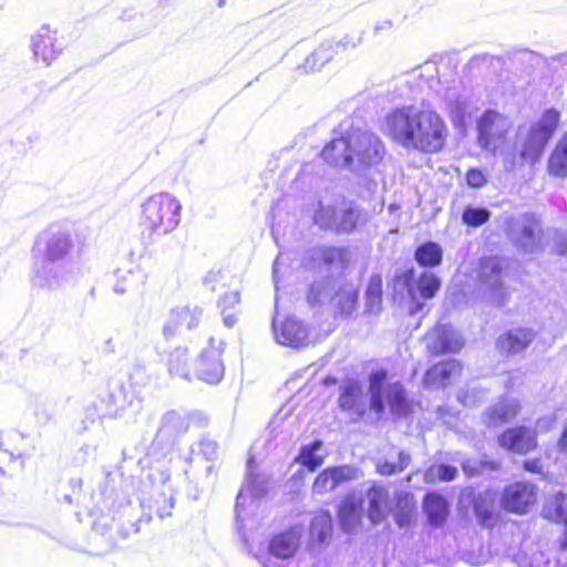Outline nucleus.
<instances>
[{
    "label": "nucleus",
    "instance_id": "obj_14",
    "mask_svg": "<svg viewBox=\"0 0 567 567\" xmlns=\"http://www.w3.org/2000/svg\"><path fill=\"white\" fill-rule=\"evenodd\" d=\"M352 121L346 120L333 131L332 140L323 147L321 157L336 167L350 168Z\"/></svg>",
    "mask_w": 567,
    "mask_h": 567
},
{
    "label": "nucleus",
    "instance_id": "obj_5",
    "mask_svg": "<svg viewBox=\"0 0 567 567\" xmlns=\"http://www.w3.org/2000/svg\"><path fill=\"white\" fill-rule=\"evenodd\" d=\"M182 219V204L174 195L161 192L146 198L141 206V226L150 236L174 231Z\"/></svg>",
    "mask_w": 567,
    "mask_h": 567
},
{
    "label": "nucleus",
    "instance_id": "obj_56",
    "mask_svg": "<svg viewBox=\"0 0 567 567\" xmlns=\"http://www.w3.org/2000/svg\"><path fill=\"white\" fill-rule=\"evenodd\" d=\"M565 59H567V54H564L560 56V60L564 61Z\"/></svg>",
    "mask_w": 567,
    "mask_h": 567
},
{
    "label": "nucleus",
    "instance_id": "obj_40",
    "mask_svg": "<svg viewBox=\"0 0 567 567\" xmlns=\"http://www.w3.org/2000/svg\"><path fill=\"white\" fill-rule=\"evenodd\" d=\"M491 212L484 207L467 206L463 210L462 220L470 227H480L488 221Z\"/></svg>",
    "mask_w": 567,
    "mask_h": 567
},
{
    "label": "nucleus",
    "instance_id": "obj_12",
    "mask_svg": "<svg viewBox=\"0 0 567 567\" xmlns=\"http://www.w3.org/2000/svg\"><path fill=\"white\" fill-rule=\"evenodd\" d=\"M496 442L502 450L516 455L530 454L539 446L537 430L524 424L505 429L497 435Z\"/></svg>",
    "mask_w": 567,
    "mask_h": 567
},
{
    "label": "nucleus",
    "instance_id": "obj_24",
    "mask_svg": "<svg viewBox=\"0 0 567 567\" xmlns=\"http://www.w3.org/2000/svg\"><path fill=\"white\" fill-rule=\"evenodd\" d=\"M300 546V535L296 528H288L271 537L268 545L270 555L279 559H289L295 556Z\"/></svg>",
    "mask_w": 567,
    "mask_h": 567
},
{
    "label": "nucleus",
    "instance_id": "obj_31",
    "mask_svg": "<svg viewBox=\"0 0 567 567\" xmlns=\"http://www.w3.org/2000/svg\"><path fill=\"white\" fill-rule=\"evenodd\" d=\"M195 373L204 382L218 383L224 377V365L218 357H198Z\"/></svg>",
    "mask_w": 567,
    "mask_h": 567
},
{
    "label": "nucleus",
    "instance_id": "obj_6",
    "mask_svg": "<svg viewBox=\"0 0 567 567\" xmlns=\"http://www.w3.org/2000/svg\"><path fill=\"white\" fill-rule=\"evenodd\" d=\"M560 114L555 109L546 110L540 120L529 126H519L515 148L524 162L534 164L542 157L545 147L554 135Z\"/></svg>",
    "mask_w": 567,
    "mask_h": 567
},
{
    "label": "nucleus",
    "instance_id": "obj_47",
    "mask_svg": "<svg viewBox=\"0 0 567 567\" xmlns=\"http://www.w3.org/2000/svg\"><path fill=\"white\" fill-rule=\"evenodd\" d=\"M524 471L533 474H540L543 472V464L539 458H530L523 462Z\"/></svg>",
    "mask_w": 567,
    "mask_h": 567
},
{
    "label": "nucleus",
    "instance_id": "obj_26",
    "mask_svg": "<svg viewBox=\"0 0 567 567\" xmlns=\"http://www.w3.org/2000/svg\"><path fill=\"white\" fill-rule=\"evenodd\" d=\"M350 480L349 472L342 466L324 468L317 475L312 483V491L317 494H326L337 488L341 483Z\"/></svg>",
    "mask_w": 567,
    "mask_h": 567
},
{
    "label": "nucleus",
    "instance_id": "obj_39",
    "mask_svg": "<svg viewBox=\"0 0 567 567\" xmlns=\"http://www.w3.org/2000/svg\"><path fill=\"white\" fill-rule=\"evenodd\" d=\"M114 275L116 277V282L113 289L118 295H123L128 290L136 288L143 278L141 271H135L133 269H117Z\"/></svg>",
    "mask_w": 567,
    "mask_h": 567
},
{
    "label": "nucleus",
    "instance_id": "obj_54",
    "mask_svg": "<svg viewBox=\"0 0 567 567\" xmlns=\"http://www.w3.org/2000/svg\"><path fill=\"white\" fill-rule=\"evenodd\" d=\"M566 250H567V245H565L564 247H561V248L559 249V254H561V255H563V254H565V252H566Z\"/></svg>",
    "mask_w": 567,
    "mask_h": 567
},
{
    "label": "nucleus",
    "instance_id": "obj_46",
    "mask_svg": "<svg viewBox=\"0 0 567 567\" xmlns=\"http://www.w3.org/2000/svg\"><path fill=\"white\" fill-rule=\"evenodd\" d=\"M457 476V468L447 464H440L437 466V478L442 482H451Z\"/></svg>",
    "mask_w": 567,
    "mask_h": 567
},
{
    "label": "nucleus",
    "instance_id": "obj_17",
    "mask_svg": "<svg viewBox=\"0 0 567 567\" xmlns=\"http://www.w3.org/2000/svg\"><path fill=\"white\" fill-rule=\"evenodd\" d=\"M504 260L499 257H488L481 260L480 279L491 292L493 302L497 306L506 303L508 291L503 285Z\"/></svg>",
    "mask_w": 567,
    "mask_h": 567
},
{
    "label": "nucleus",
    "instance_id": "obj_33",
    "mask_svg": "<svg viewBox=\"0 0 567 567\" xmlns=\"http://www.w3.org/2000/svg\"><path fill=\"white\" fill-rule=\"evenodd\" d=\"M415 512L416 506L411 494L402 492L395 495L394 520L399 527H409L413 522Z\"/></svg>",
    "mask_w": 567,
    "mask_h": 567
},
{
    "label": "nucleus",
    "instance_id": "obj_8",
    "mask_svg": "<svg viewBox=\"0 0 567 567\" xmlns=\"http://www.w3.org/2000/svg\"><path fill=\"white\" fill-rule=\"evenodd\" d=\"M327 300L341 316H350L357 309V288L350 284L337 285L330 277L313 282L309 289L308 303L316 307Z\"/></svg>",
    "mask_w": 567,
    "mask_h": 567
},
{
    "label": "nucleus",
    "instance_id": "obj_38",
    "mask_svg": "<svg viewBox=\"0 0 567 567\" xmlns=\"http://www.w3.org/2000/svg\"><path fill=\"white\" fill-rule=\"evenodd\" d=\"M382 303V277L373 274L368 282L365 290V308L370 313H377L381 309Z\"/></svg>",
    "mask_w": 567,
    "mask_h": 567
},
{
    "label": "nucleus",
    "instance_id": "obj_49",
    "mask_svg": "<svg viewBox=\"0 0 567 567\" xmlns=\"http://www.w3.org/2000/svg\"><path fill=\"white\" fill-rule=\"evenodd\" d=\"M221 316H223V322L227 328H233L236 324L237 317L234 312H231V313H228L227 311L221 312Z\"/></svg>",
    "mask_w": 567,
    "mask_h": 567
},
{
    "label": "nucleus",
    "instance_id": "obj_23",
    "mask_svg": "<svg viewBox=\"0 0 567 567\" xmlns=\"http://www.w3.org/2000/svg\"><path fill=\"white\" fill-rule=\"evenodd\" d=\"M362 499L353 494L346 495L337 509L340 528L347 534L353 533L361 525Z\"/></svg>",
    "mask_w": 567,
    "mask_h": 567
},
{
    "label": "nucleus",
    "instance_id": "obj_25",
    "mask_svg": "<svg viewBox=\"0 0 567 567\" xmlns=\"http://www.w3.org/2000/svg\"><path fill=\"white\" fill-rule=\"evenodd\" d=\"M461 372L460 363L454 360H444L432 365L424 374V385L431 388H446L451 380Z\"/></svg>",
    "mask_w": 567,
    "mask_h": 567
},
{
    "label": "nucleus",
    "instance_id": "obj_28",
    "mask_svg": "<svg viewBox=\"0 0 567 567\" xmlns=\"http://www.w3.org/2000/svg\"><path fill=\"white\" fill-rule=\"evenodd\" d=\"M520 413L518 401H501L486 411V422L488 426L497 427L511 423L517 419Z\"/></svg>",
    "mask_w": 567,
    "mask_h": 567
},
{
    "label": "nucleus",
    "instance_id": "obj_37",
    "mask_svg": "<svg viewBox=\"0 0 567 567\" xmlns=\"http://www.w3.org/2000/svg\"><path fill=\"white\" fill-rule=\"evenodd\" d=\"M322 442L319 440L301 446L298 456L295 458V462L301 464L309 472H315L323 464V457L316 455V452L320 450Z\"/></svg>",
    "mask_w": 567,
    "mask_h": 567
},
{
    "label": "nucleus",
    "instance_id": "obj_15",
    "mask_svg": "<svg viewBox=\"0 0 567 567\" xmlns=\"http://www.w3.org/2000/svg\"><path fill=\"white\" fill-rule=\"evenodd\" d=\"M30 48L37 61L51 65L63 53L64 45L58 38V31L49 24H42L32 35Z\"/></svg>",
    "mask_w": 567,
    "mask_h": 567
},
{
    "label": "nucleus",
    "instance_id": "obj_27",
    "mask_svg": "<svg viewBox=\"0 0 567 567\" xmlns=\"http://www.w3.org/2000/svg\"><path fill=\"white\" fill-rule=\"evenodd\" d=\"M423 511L431 525L442 526L449 516V503L440 493L429 492L423 498Z\"/></svg>",
    "mask_w": 567,
    "mask_h": 567
},
{
    "label": "nucleus",
    "instance_id": "obj_3",
    "mask_svg": "<svg viewBox=\"0 0 567 567\" xmlns=\"http://www.w3.org/2000/svg\"><path fill=\"white\" fill-rule=\"evenodd\" d=\"M74 240L70 231L50 227L38 239L40 260L35 262L32 282L43 289H56L69 280L70 258Z\"/></svg>",
    "mask_w": 567,
    "mask_h": 567
},
{
    "label": "nucleus",
    "instance_id": "obj_43",
    "mask_svg": "<svg viewBox=\"0 0 567 567\" xmlns=\"http://www.w3.org/2000/svg\"><path fill=\"white\" fill-rule=\"evenodd\" d=\"M240 302L239 291H230L226 292L218 301V307L221 309V312H226L229 309H233Z\"/></svg>",
    "mask_w": 567,
    "mask_h": 567
},
{
    "label": "nucleus",
    "instance_id": "obj_45",
    "mask_svg": "<svg viewBox=\"0 0 567 567\" xmlns=\"http://www.w3.org/2000/svg\"><path fill=\"white\" fill-rule=\"evenodd\" d=\"M466 182L470 187L480 188L486 184L487 179L482 171L472 168L466 174Z\"/></svg>",
    "mask_w": 567,
    "mask_h": 567
},
{
    "label": "nucleus",
    "instance_id": "obj_35",
    "mask_svg": "<svg viewBox=\"0 0 567 567\" xmlns=\"http://www.w3.org/2000/svg\"><path fill=\"white\" fill-rule=\"evenodd\" d=\"M443 251L439 244L426 241L420 245L414 252L415 261L426 268H433L442 262Z\"/></svg>",
    "mask_w": 567,
    "mask_h": 567
},
{
    "label": "nucleus",
    "instance_id": "obj_32",
    "mask_svg": "<svg viewBox=\"0 0 567 567\" xmlns=\"http://www.w3.org/2000/svg\"><path fill=\"white\" fill-rule=\"evenodd\" d=\"M338 50L334 48V40H326L307 56L302 68L306 72L319 71L326 63L332 60Z\"/></svg>",
    "mask_w": 567,
    "mask_h": 567
},
{
    "label": "nucleus",
    "instance_id": "obj_30",
    "mask_svg": "<svg viewBox=\"0 0 567 567\" xmlns=\"http://www.w3.org/2000/svg\"><path fill=\"white\" fill-rule=\"evenodd\" d=\"M369 498L368 517L372 524H379L385 519V507L389 502V493L382 486L373 485L367 492Z\"/></svg>",
    "mask_w": 567,
    "mask_h": 567
},
{
    "label": "nucleus",
    "instance_id": "obj_42",
    "mask_svg": "<svg viewBox=\"0 0 567 567\" xmlns=\"http://www.w3.org/2000/svg\"><path fill=\"white\" fill-rule=\"evenodd\" d=\"M363 41V33L346 34L340 40L334 41V48L338 50H348L358 48Z\"/></svg>",
    "mask_w": 567,
    "mask_h": 567
},
{
    "label": "nucleus",
    "instance_id": "obj_13",
    "mask_svg": "<svg viewBox=\"0 0 567 567\" xmlns=\"http://www.w3.org/2000/svg\"><path fill=\"white\" fill-rule=\"evenodd\" d=\"M537 486L528 481L514 482L505 486L501 504L504 509L515 514H526L537 503Z\"/></svg>",
    "mask_w": 567,
    "mask_h": 567
},
{
    "label": "nucleus",
    "instance_id": "obj_7",
    "mask_svg": "<svg viewBox=\"0 0 567 567\" xmlns=\"http://www.w3.org/2000/svg\"><path fill=\"white\" fill-rule=\"evenodd\" d=\"M350 145L349 169L361 176H370L373 171H377L385 155L383 142L373 132L352 125Z\"/></svg>",
    "mask_w": 567,
    "mask_h": 567
},
{
    "label": "nucleus",
    "instance_id": "obj_16",
    "mask_svg": "<svg viewBox=\"0 0 567 567\" xmlns=\"http://www.w3.org/2000/svg\"><path fill=\"white\" fill-rule=\"evenodd\" d=\"M509 127L506 117L494 110H486L477 118V142L483 150H495Z\"/></svg>",
    "mask_w": 567,
    "mask_h": 567
},
{
    "label": "nucleus",
    "instance_id": "obj_11",
    "mask_svg": "<svg viewBox=\"0 0 567 567\" xmlns=\"http://www.w3.org/2000/svg\"><path fill=\"white\" fill-rule=\"evenodd\" d=\"M540 224L533 214H523L507 223L509 240L524 252H535L540 248Z\"/></svg>",
    "mask_w": 567,
    "mask_h": 567
},
{
    "label": "nucleus",
    "instance_id": "obj_34",
    "mask_svg": "<svg viewBox=\"0 0 567 567\" xmlns=\"http://www.w3.org/2000/svg\"><path fill=\"white\" fill-rule=\"evenodd\" d=\"M543 512L547 519L567 526V495L563 492L553 495L544 505Z\"/></svg>",
    "mask_w": 567,
    "mask_h": 567
},
{
    "label": "nucleus",
    "instance_id": "obj_1",
    "mask_svg": "<svg viewBox=\"0 0 567 567\" xmlns=\"http://www.w3.org/2000/svg\"><path fill=\"white\" fill-rule=\"evenodd\" d=\"M382 130L402 147L430 154L440 152L447 136V127L441 115L423 105L392 110L385 115Z\"/></svg>",
    "mask_w": 567,
    "mask_h": 567
},
{
    "label": "nucleus",
    "instance_id": "obj_2",
    "mask_svg": "<svg viewBox=\"0 0 567 567\" xmlns=\"http://www.w3.org/2000/svg\"><path fill=\"white\" fill-rule=\"evenodd\" d=\"M441 68L446 69L447 65H437L435 62L427 61L414 69L410 78L417 81L419 86L426 85L442 95L445 111L454 128L464 134L477 116L478 101L470 96L462 87L461 82L455 78L454 69H450V78L443 79L445 74H442Z\"/></svg>",
    "mask_w": 567,
    "mask_h": 567
},
{
    "label": "nucleus",
    "instance_id": "obj_29",
    "mask_svg": "<svg viewBox=\"0 0 567 567\" xmlns=\"http://www.w3.org/2000/svg\"><path fill=\"white\" fill-rule=\"evenodd\" d=\"M333 533L332 516L328 511H320L310 522V542L316 545H324L331 539Z\"/></svg>",
    "mask_w": 567,
    "mask_h": 567
},
{
    "label": "nucleus",
    "instance_id": "obj_18",
    "mask_svg": "<svg viewBox=\"0 0 567 567\" xmlns=\"http://www.w3.org/2000/svg\"><path fill=\"white\" fill-rule=\"evenodd\" d=\"M203 317V309L198 306H178L169 310L163 324L165 340H171L182 333L184 329L197 328Z\"/></svg>",
    "mask_w": 567,
    "mask_h": 567
},
{
    "label": "nucleus",
    "instance_id": "obj_55",
    "mask_svg": "<svg viewBox=\"0 0 567 567\" xmlns=\"http://www.w3.org/2000/svg\"><path fill=\"white\" fill-rule=\"evenodd\" d=\"M334 382H336V380H333V379H332V380H330V379H328V378H327V379H324V383H326V384L334 383Z\"/></svg>",
    "mask_w": 567,
    "mask_h": 567
},
{
    "label": "nucleus",
    "instance_id": "obj_41",
    "mask_svg": "<svg viewBox=\"0 0 567 567\" xmlns=\"http://www.w3.org/2000/svg\"><path fill=\"white\" fill-rule=\"evenodd\" d=\"M410 464V455L405 452H400L399 453V461L398 463H391V462H388V461H380L378 464H377V472L380 474V475H383V476H390V475H393L395 473H400L402 471H404Z\"/></svg>",
    "mask_w": 567,
    "mask_h": 567
},
{
    "label": "nucleus",
    "instance_id": "obj_51",
    "mask_svg": "<svg viewBox=\"0 0 567 567\" xmlns=\"http://www.w3.org/2000/svg\"><path fill=\"white\" fill-rule=\"evenodd\" d=\"M476 514L481 518L482 523H484V524L487 523V520L492 518V513H489V512L482 513L478 511V508H476Z\"/></svg>",
    "mask_w": 567,
    "mask_h": 567
},
{
    "label": "nucleus",
    "instance_id": "obj_10",
    "mask_svg": "<svg viewBox=\"0 0 567 567\" xmlns=\"http://www.w3.org/2000/svg\"><path fill=\"white\" fill-rule=\"evenodd\" d=\"M359 217V207L352 202L343 200L339 207L324 206L320 203L313 218L321 228L351 233L357 227Z\"/></svg>",
    "mask_w": 567,
    "mask_h": 567
},
{
    "label": "nucleus",
    "instance_id": "obj_19",
    "mask_svg": "<svg viewBox=\"0 0 567 567\" xmlns=\"http://www.w3.org/2000/svg\"><path fill=\"white\" fill-rule=\"evenodd\" d=\"M464 347L463 336L453 327L442 326L427 338L430 354H456Z\"/></svg>",
    "mask_w": 567,
    "mask_h": 567
},
{
    "label": "nucleus",
    "instance_id": "obj_4",
    "mask_svg": "<svg viewBox=\"0 0 567 567\" xmlns=\"http://www.w3.org/2000/svg\"><path fill=\"white\" fill-rule=\"evenodd\" d=\"M369 409L378 417L386 410L395 417H404L413 412V401L404 384L393 380L385 369H377L368 375Z\"/></svg>",
    "mask_w": 567,
    "mask_h": 567
},
{
    "label": "nucleus",
    "instance_id": "obj_20",
    "mask_svg": "<svg viewBox=\"0 0 567 567\" xmlns=\"http://www.w3.org/2000/svg\"><path fill=\"white\" fill-rule=\"evenodd\" d=\"M276 341L280 344L300 349L309 343V330L302 321L291 317L287 318L280 327L276 320L272 322Z\"/></svg>",
    "mask_w": 567,
    "mask_h": 567
},
{
    "label": "nucleus",
    "instance_id": "obj_21",
    "mask_svg": "<svg viewBox=\"0 0 567 567\" xmlns=\"http://www.w3.org/2000/svg\"><path fill=\"white\" fill-rule=\"evenodd\" d=\"M339 408L348 412L353 421L362 420L367 414V408L363 400L362 388L355 380H349L340 388Z\"/></svg>",
    "mask_w": 567,
    "mask_h": 567
},
{
    "label": "nucleus",
    "instance_id": "obj_52",
    "mask_svg": "<svg viewBox=\"0 0 567 567\" xmlns=\"http://www.w3.org/2000/svg\"><path fill=\"white\" fill-rule=\"evenodd\" d=\"M6 474L4 467H3V456L0 454V476H3Z\"/></svg>",
    "mask_w": 567,
    "mask_h": 567
},
{
    "label": "nucleus",
    "instance_id": "obj_22",
    "mask_svg": "<svg viewBox=\"0 0 567 567\" xmlns=\"http://www.w3.org/2000/svg\"><path fill=\"white\" fill-rule=\"evenodd\" d=\"M536 332L526 327L509 329L497 338L496 346L499 351L516 354L525 351L534 341Z\"/></svg>",
    "mask_w": 567,
    "mask_h": 567
},
{
    "label": "nucleus",
    "instance_id": "obj_44",
    "mask_svg": "<svg viewBox=\"0 0 567 567\" xmlns=\"http://www.w3.org/2000/svg\"><path fill=\"white\" fill-rule=\"evenodd\" d=\"M346 251L342 248H327L322 252V259L326 264H333L336 261L344 262Z\"/></svg>",
    "mask_w": 567,
    "mask_h": 567
},
{
    "label": "nucleus",
    "instance_id": "obj_36",
    "mask_svg": "<svg viewBox=\"0 0 567 567\" xmlns=\"http://www.w3.org/2000/svg\"><path fill=\"white\" fill-rule=\"evenodd\" d=\"M548 171L556 177L567 176V132L559 140L548 159Z\"/></svg>",
    "mask_w": 567,
    "mask_h": 567
},
{
    "label": "nucleus",
    "instance_id": "obj_48",
    "mask_svg": "<svg viewBox=\"0 0 567 567\" xmlns=\"http://www.w3.org/2000/svg\"><path fill=\"white\" fill-rule=\"evenodd\" d=\"M223 279V274L220 271H209L204 278V285L209 288L212 291L216 290V284Z\"/></svg>",
    "mask_w": 567,
    "mask_h": 567
},
{
    "label": "nucleus",
    "instance_id": "obj_50",
    "mask_svg": "<svg viewBox=\"0 0 567 567\" xmlns=\"http://www.w3.org/2000/svg\"><path fill=\"white\" fill-rule=\"evenodd\" d=\"M279 265H280V258L277 257V259L274 261V266H272V276H274V280H275L276 285L278 284Z\"/></svg>",
    "mask_w": 567,
    "mask_h": 567
},
{
    "label": "nucleus",
    "instance_id": "obj_53",
    "mask_svg": "<svg viewBox=\"0 0 567 567\" xmlns=\"http://www.w3.org/2000/svg\"><path fill=\"white\" fill-rule=\"evenodd\" d=\"M561 547L567 548V532L564 535V539L561 540Z\"/></svg>",
    "mask_w": 567,
    "mask_h": 567
},
{
    "label": "nucleus",
    "instance_id": "obj_9",
    "mask_svg": "<svg viewBox=\"0 0 567 567\" xmlns=\"http://www.w3.org/2000/svg\"><path fill=\"white\" fill-rule=\"evenodd\" d=\"M441 287V280L431 271H423L415 280L414 269L410 268L396 274L393 280V289L396 293L406 292L410 300V313L416 315L423 310V302L417 299L416 292L423 299H431Z\"/></svg>",
    "mask_w": 567,
    "mask_h": 567
}]
</instances>
